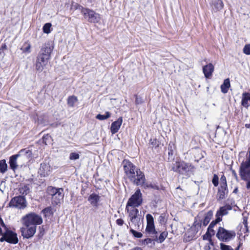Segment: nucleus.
I'll use <instances>...</instances> for the list:
<instances>
[{"mask_svg":"<svg viewBox=\"0 0 250 250\" xmlns=\"http://www.w3.org/2000/svg\"><path fill=\"white\" fill-rule=\"evenodd\" d=\"M36 231V226L28 225L21 229L22 236L24 238H29L32 237Z\"/></svg>","mask_w":250,"mask_h":250,"instance_id":"nucleus-12","label":"nucleus"},{"mask_svg":"<svg viewBox=\"0 0 250 250\" xmlns=\"http://www.w3.org/2000/svg\"><path fill=\"white\" fill-rule=\"evenodd\" d=\"M135 102L137 104H139L142 103V100L140 98H139L138 97H136Z\"/></svg>","mask_w":250,"mask_h":250,"instance_id":"nucleus-49","label":"nucleus"},{"mask_svg":"<svg viewBox=\"0 0 250 250\" xmlns=\"http://www.w3.org/2000/svg\"><path fill=\"white\" fill-rule=\"evenodd\" d=\"M115 100V99H111V101H112V100Z\"/></svg>","mask_w":250,"mask_h":250,"instance_id":"nucleus-56","label":"nucleus"},{"mask_svg":"<svg viewBox=\"0 0 250 250\" xmlns=\"http://www.w3.org/2000/svg\"><path fill=\"white\" fill-rule=\"evenodd\" d=\"M212 215V213L211 211L208 212L207 214L205 216V217L204 219V220L203 221V226H206L208 224L209 221L210 220Z\"/></svg>","mask_w":250,"mask_h":250,"instance_id":"nucleus-32","label":"nucleus"},{"mask_svg":"<svg viewBox=\"0 0 250 250\" xmlns=\"http://www.w3.org/2000/svg\"><path fill=\"white\" fill-rule=\"evenodd\" d=\"M134 180H130L134 184L137 186H143L146 181V178L144 173L140 169L136 170L133 175Z\"/></svg>","mask_w":250,"mask_h":250,"instance_id":"nucleus-11","label":"nucleus"},{"mask_svg":"<svg viewBox=\"0 0 250 250\" xmlns=\"http://www.w3.org/2000/svg\"><path fill=\"white\" fill-rule=\"evenodd\" d=\"M50 59L38 56L35 64V69L39 72H42L44 67L47 64Z\"/></svg>","mask_w":250,"mask_h":250,"instance_id":"nucleus-13","label":"nucleus"},{"mask_svg":"<svg viewBox=\"0 0 250 250\" xmlns=\"http://www.w3.org/2000/svg\"><path fill=\"white\" fill-rule=\"evenodd\" d=\"M230 86V84L229 79H225L223 83L221 85V91L223 93H227Z\"/></svg>","mask_w":250,"mask_h":250,"instance_id":"nucleus-25","label":"nucleus"},{"mask_svg":"<svg viewBox=\"0 0 250 250\" xmlns=\"http://www.w3.org/2000/svg\"><path fill=\"white\" fill-rule=\"evenodd\" d=\"M42 212L45 217H50L53 214L52 208L51 207L45 208Z\"/></svg>","mask_w":250,"mask_h":250,"instance_id":"nucleus-28","label":"nucleus"},{"mask_svg":"<svg viewBox=\"0 0 250 250\" xmlns=\"http://www.w3.org/2000/svg\"><path fill=\"white\" fill-rule=\"evenodd\" d=\"M237 188L235 189H234V192H236V191H237Z\"/></svg>","mask_w":250,"mask_h":250,"instance_id":"nucleus-54","label":"nucleus"},{"mask_svg":"<svg viewBox=\"0 0 250 250\" xmlns=\"http://www.w3.org/2000/svg\"><path fill=\"white\" fill-rule=\"evenodd\" d=\"M210 5L213 11L217 12L223 8L224 3L222 0H212Z\"/></svg>","mask_w":250,"mask_h":250,"instance_id":"nucleus-22","label":"nucleus"},{"mask_svg":"<svg viewBox=\"0 0 250 250\" xmlns=\"http://www.w3.org/2000/svg\"><path fill=\"white\" fill-rule=\"evenodd\" d=\"M124 220L122 219H118L116 220V223L119 226H122L124 224Z\"/></svg>","mask_w":250,"mask_h":250,"instance_id":"nucleus-45","label":"nucleus"},{"mask_svg":"<svg viewBox=\"0 0 250 250\" xmlns=\"http://www.w3.org/2000/svg\"><path fill=\"white\" fill-rule=\"evenodd\" d=\"M3 47V48H5V45H4V46Z\"/></svg>","mask_w":250,"mask_h":250,"instance_id":"nucleus-58","label":"nucleus"},{"mask_svg":"<svg viewBox=\"0 0 250 250\" xmlns=\"http://www.w3.org/2000/svg\"><path fill=\"white\" fill-rule=\"evenodd\" d=\"M69 158L70 160H76L80 158V154L76 152H72L69 154Z\"/></svg>","mask_w":250,"mask_h":250,"instance_id":"nucleus-35","label":"nucleus"},{"mask_svg":"<svg viewBox=\"0 0 250 250\" xmlns=\"http://www.w3.org/2000/svg\"><path fill=\"white\" fill-rule=\"evenodd\" d=\"M228 193L227 184L226 183L221 184L217 193V197L219 199H223L225 198Z\"/></svg>","mask_w":250,"mask_h":250,"instance_id":"nucleus-18","label":"nucleus"},{"mask_svg":"<svg viewBox=\"0 0 250 250\" xmlns=\"http://www.w3.org/2000/svg\"><path fill=\"white\" fill-rule=\"evenodd\" d=\"M221 181L222 182L221 184H227V182H226V177L224 175H223L221 177Z\"/></svg>","mask_w":250,"mask_h":250,"instance_id":"nucleus-47","label":"nucleus"},{"mask_svg":"<svg viewBox=\"0 0 250 250\" xmlns=\"http://www.w3.org/2000/svg\"><path fill=\"white\" fill-rule=\"evenodd\" d=\"M133 250H142L140 248H135V249H133Z\"/></svg>","mask_w":250,"mask_h":250,"instance_id":"nucleus-51","label":"nucleus"},{"mask_svg":"<svg viewBox=\"0 0 250 250\" xmlns=\"http://www.w3.org/2000/svg\"><path fill=\"white\" fill-rule=\"evenodd\" d=\"M243 53L246 55H250V44H248L245 45L243 50Z\"/></svg>","mask_w":250,"mask_h":250,"instance_id":"nucleus-39","label":"nucleus"},{"mask_svg":"<svg viewBox=\"0 0 250 250\" xmlns=\"http://www.w3.org/2000/svg\"><path fill=\"white\" fill-rule=\"evenodd\" d=\"M63 191V188H59V191L57 192V193L52 196V203L53 205H57L61 203L64 196Z\"/></svg>","mask_w":250,"mask_h":250,"instance_id":"nucleus-17","label":"nucleus"},{"mask_svg":"<svg viewBox=\"0 0 250 250\" xmlns=\"http://www.w3.org/2000/svg\"><path fill=\"white\" fill-rule=\"evenodd\" d=\"M58 191H59V188H57L52 186L48 187L47 189V192L52 197Z\"/></svg>","mask_w":250,"mask_h":250,"instance_id":"nucleus-31","label":"nucleus"},{"mask_svg":"<svg viewBox=\"0 0 250 250\" xmlns=\"http://www.w3.org/2000/svg\"><path fill=\"white\" fill-rule=\"evenodd\" d=\"M123 122L122 117H120L117 121L113 122L111 124L110 130L112 134H114L117 133L119 130Z\"/></svg>","mask_w":250,"mask_h":250,"instance_id":"nucleus-21","label":"nucleus"},{"mask_svg":"<svg viewBox=\"0 0 250 250\" xmlns=\"http://www.w3.org/2000/svg\"><path fill=\"white\" fill-rule=\"evenodd\" d=\"M111 116V114L109 112H106L105 115L98 114L96 116V118L100 120H104L109 118Z\"/></svg>","mask_w":250,"mask_h":250,"instance_id":"nucleus-33","label":"nucleus"},{"mask_svg":"<svg viewBox=\"0 0 250 250\" xmlns=\"http://www.w3.org/2000/svg\"><path fill=\"white\" fill-rule=\"evenodd\" d=\"M214 69L213 65L210 63L204 66L203 68V71L205 77L209 78L212 75Z\"/></svg>","mask_w":250,"mask_h":250,"instance_id":"nucleus-20","label":"nucleus"},{"mask_svg":"<svg viewBox=\"0 0 250 250\" xmlns=\"http://www.w3.org/2000/svg\"><path fill=\"white\" fill-rule=\"evenodd\" d=\"M220 249L221 250H233V249L229 245H227L224 243H220Z\"/></svg>","mask_w":250,"mask_h":250,"instance_id":"nucleus-40","label":"nucleus"},{"mask_svg":"<svg viewBox=\"0 0 250 250\" xmlns=\"http://www.w3.org/2000/svg\"><path fill=\"white\" fill-rule=\"evenodd\" d=\"M212 182L215 187H216L218 185V177L216 175L213 176Z\"/></svg>","mask_w":250,"mask_h":250,"instance_id":"nucleus-43","label":"nucleus"},{"mask_svg":"<svg viewBox=\"0 0 250 250\" xmlns=\"http://www.w3.org/2000/svg\"><path fill=\"white\" fill-rule=\"evenodd\" d=\"M193 166L189 163L184 161L176 162L172 167V169L181 174L189 176L192 172Z\"/></svg>","mask_w":250,"mask_h":250,"instance_id":"nucleus-1","label":"nucleus"},{"mask_svg":"<svg viewBox=\"0 0 250 250\" xmlns=\"http://www.w3.org/2000/svg\"><path fill=\"white\" fill-rule=\"evenodd\" d=\"M78 7L81 9V13L83 15L85 19L91 23H98L101 20V16L99 14L96 13L93 10L84 8L80 5Z\"/></svg>","mask_w":250,"mask_h":250,"instance_id":"nucleus-2","label":"nucleus"},{"mask_svg":"<svg viewBox=\"0 0 250 250\" xmlns=\"http://www.w3.org/2000/svg\"><path fill=\"white\" fill-rule=\"evenodd\" d=\"M9 206L19 209L24 208L26 206V200L22 196L15 197L11 199Z\"/></svg>","mask_w":250,"mask_h":250,"instance_id":"nucleus-9","label":"nucleus"},{"mask_svg":"<svg viewBox=\"0 0 250 250\" xmlns=\"http://www.w3.org/2000/svg\"><path fill=\"white\" fill-rule=\"evenodd\" d=\"M152 242V240L150 238H147L144 240V243L145 245H147Z\"/></svg>","mask_w":250,"mask_h":250,"instance_id":"nucleus-46","label":"nucleus"},{"mask_svg":"<svg viewBox=\"0 0 250 250\" xmlns=\"http://www.w3.org/2000/svg\"><path fill=\"white\" fill-rule=\"evenodd\" d=\"M240 245H239V246H238V247L235 249V250H239V248H240Z\"/></svg>","mask_w":250,"mask_h":250,"instance_id":"nucleus-52","label":"nucleus"},{"mask_svg":"<svg viewBox=\"0 0 250 250\" xmlns=\"http://www.w3.org/2000/svg\"><path fill=\"white\" fill-rule=\"evenodd\" d=\"M244 222H245V224H247V221L246 220H244Z\"/></svg>","mask_w":250,"mask_h":250,"instance_id":"nucleus-55","label":"nucleus"},{"mask_svg":"<svg viewBox=\"0 0 250 250\" xmlns=\"http://www.w3.org/2000/svg\"><path fill=\"white\" fill-rule=\"evenodd\" d=\"M22 222L24 226H28V225L36 226V225L42 224V219L40 215L31 212L22 217Z\"/></svg>","mask_w":250,"mask_h":250,"instance_id":"nucleus-3","label":"nucleus"},{"mask_svg":"<svg viewBox=\"0 0 250 250\" xmlns=\"http://www.w3.org/2000/svg\"><path fill=\"white\" fill-rule=\"evenodd\" d=\"M131 233L136 238H141L143 236L142 233L137 232L133 229L130 230Z\"/></svg>","mask_w":250,"mask_h":250,"instance_id":"nucleus-41","label":"nucleus"},{"mask_svg":"<svg viewBox=\"0 0 250 250\" xmlns=\"http://www.w3.org/2000/svg\"><path fill=\"white\" fill-rule=\"evenodd\" d=\"M143 203L142 194L139 189L136 190L135 192L129 198L126 206L138 207Z\"/></svg>","mask_w":250,"mask_h":250,"instance_id":"nucleus-5","label":"nucleus"},{"mask_svg":"<svg viewBox=\"0 0 250 250\" xmlns=\"http://www.w3.org/2000/svg\"><path fill=\"white\" fill-rule=\"evenodd\" d=\"M233 173H234V176H235V177H237L236 173L234 171H233Z\"/></svg>","mask_w":250,"mask_h":250,"instance_id":"nucleus-53","label":"nucleus"},{"mask_svg":"<svg viewBox=\"0 0 250 250\" xmlns=\"http://www.w3.org/2000/svg\"><path fill=\"white\" fill-rule=\"evenodd\" d=\"M53 49V46L49 43H45L44 45L41 48V51L39 54V56H41L42 57H46L50 58L51 53Z\"/></svg>","mask_w":250,"mask_h":250,"instance_id":"nucleus-15","label":"nucleus"},{"mask_svg":"<svg viewBox=\"0 0 250 250\" xmlns=\"http://www.w3.org/2000/svg\"><path fill=\"white\" fill-rule=\"evenodd\" d=\"M213 228H211L210 229H209V227L208 228L207 231H209V232H210L212 235H213L215 233L214 230L213 229Z\"/></svg>","mask_w":250,"mask_h":250,"instance_id":"nucleus-48","label":"nucleus"},{"mask_svg":"<svg viewBox=\"0 0 250 250\" xmlns=\"http://www.w3.org/2000/svg\"><path fill=\"white\" fill-rule=\"evenodd\" d=\"M147 221V226L146 229V232L149 235H154L157 237V231L155 230L154 220L153 216L149 214H148L146 216Z\"/></svg>","mask_w":250,"mask_h":250,"instance_id":"nucleus-10","label":"nucleus"},{"mask_svg":"<svg viewBox=\"0 0 250 250\" xmlns=\"http://www.w3.org/2000/svg\"><path fill=\"white\" fill-rule=\"evenodd\" d=\"M78 101L77 98L75 96H70L67 99V104L70 107H73L75 104Z\"/></svg>","mask_w":250,"mask_h":250,"instance_id":"nucleus-27","label":"nucleus"},{"mask_svg":"<svg viewBox=\"0 0 250 250\" xmlns=\"http://www.w3.org/2000/svg\"><path fill=\"white\" fill-rule=\"evenodd\" d=\"M167 236V232L164 231L162 232L158 238L159 242L162 243L165 240Z\"/></svg>","mask_w":250,"mask_h":250,"instance_id":"nucleus-37","label":"nucleus"},{"mask_svg":"<svg viewBox=\"0 0 250 250\" xmlns=\"http://www.w3.org/2000/svg\"><path fill=\"white\" fill-rule=\"evenodd\" d=\"M248 101H250V93L248 92H244L242 94V105L248 108L249 106Z\"/></svg>","mask_w":250,"mask_h":250,"instance_id":"nucleus-23","label":"nucleus"},{"mask_svg":"<svg viewBox=\"0 0 250 250\" xmlns=\"http://www.w3.org/2000/svg\"><path fill=\"white\" fill-rule=\"evenodd\" d=\"M239 175L241 178L244 181L250 180V161L243 162L240 166Z\"/></svg>","mask_w":250,"mask_h":250,"instance_id":"nucleus-6","label":"nucleus"},{"mask_svg":"<svg viewBox=\"0 0 250 250\" xmlns=\"http://www.w3.org/2000/svg\"><path fill=\"white\" fill-rule=\"evenodd\" d=\"M236 234L233 230H229L220 227L216 233V237L221 241L228 242L235 237Z\"/></svg>","mask_w":250,"mask_h":250,"instance_id":"nucleus-4","label":"nucleus"},{"mask_svg":"<svg viewBox=\"0 0 250 250\" xmlns=\"http://www.w3.org/2000/svg\"><path fill=\"white\" fill-rule=\"evenodd\" d=\"M212 234L209 231H207L206 233L203 235V239L204 240H208L211 246H213V242L211 239Z\"/></svg>","mask_w":250,"mask_h":250,"instance_id":"nucleus-29","label":"nucleus"},{"mask_svg":"<svg viewBox=\"0 0 250 250\" xmlns=\"http://www.w3.org/2000/svg\"><path fill=\"white\" fill-rule=\"evenodd\" d=\"M50 138V136L47 134L46 135H44L43 136V137H42V140H43V142L45 144V145H47V141L46 140L48 139H49Z\"/></svg>","mask_w":250,"mask_h":250,"instance_id":"nucleus-44","label":"nucleus"},{"mask_svg":"<svg viewBox=\"0 0 250 250\" xmlns=\"http://www.w3.org/2000/svg\"><path fill=\"white\" fill-rule=\"evenodd\" d=\"M100 197L94 193L91 194L88 197V200L93 206H97V203L99 201Z\"/></svg>","mask_w":250,"mask_h":250,"instance_id":"nucleus-24","label":"nucleus"},{"mask_svg":"<svg viewBox=\"0 0 250 250\" xmlns=\"http://www.w3.org/2000/svg\"><path fill=\"white\" fill-rule=\"evenodd\" d=\"M232 209V207L230 205H226L225 206L220 208L216 213V217L222 218V216L227 215L228 211Z\"/></svg>","mask_w":250,"mask_h":250,"instance_id":"nucleus-19","label":"nucleus"},{"mask_svg":"<svg viewBox=\"0 0 250 250\" xmlns=\"http://www.w3.org/2000/svg\"><path fill=\"white\" fill-rule=\"evenodd\" d=\"M222 221V218H220L219 217H216V219L212 221L210 225H209V229H210L211 228H213L216 224Z\"/></svg>","mask_w":250,"mask_h":250,"instance_id":"nucleus-38","label":"nucleus"},{"mask_svg":"<svg viewBox=\"0 0 250 250\" xmlns=\"http://www.w3.org/2000/svg\"><path fill=\"white\" fill-rule=\"evenodd\" d=\"M7 169V165L5 160L0 161V172L2 173H5Z\"/></svg>","mask_w":250,"mask_h":250,"instance_id":"nucleus-30","label":"nucleus"},{"mask_svg":"<svg viewBox=\"0 0 250 250\" xmlns=\"http://www.w3.org/2000/svg\"><path fill=\"white\" fill-rule=\"evenodd\" d=\"M3 47V48H5V45H4V46Z\"/></svg>","mask_w":250,"mask_h":250,"instance_id":"nucleus-57","label":"nucleus"},{"mask_svg":"<svg viewBox=\"0 0 250 250\" xmlns=\"http://www.w3.org/2000/svg\"><path fill=\"white\" fill-rule=\"evenodd\" d=\"M19 191L22 195H26L29 192L30 189L28 186L22 185H21V187L19 188Z\"/></svg>","mask_w":250,"mask_h":250,"instance_id":"nucleus-26","label":"nucleus"},{"mask_svg":"<svg viewBox=\"0 0 250 250\" xmlns=\"http://www.w3.org/2000/svg\"><path fill=\"white\" fill-rule=\"evenodd\" d=\"M123 165L125 172L127 178L130 180H134L133 175L138 168L132 163L126 160L123 161Z\"/></svg>","mask_w":250,"mask_h":250,"instance_id":"nucleus-7","label":"nucleus"},{"mask_svg":"<svg viewBox=\"0 0 250 250\" xmlns=\"http://www.w3.org/2000/svg\"><path fill=\"white\" fill-rule=\"evenodd\" d=\"M51 27V24L50 23H46L43 26V32L46 34H48L50 32V28Z\"/></svg>","mask_w":250,"mask_h":250,"instance_id":"nucleus-36","label":"nucleus"},{"mask_svg":"<svg viewBox=\"0 0 250 250\" xmlns=\"http://www.w3.org/2000/svg\"><path fill=\"white\" fill-rule=\"evenodd\" d=\"M23 154H26L27 156H30L32 155V152L29 150L21 149L18 154L11 156L9 159V165L11 169L15 170L17 168V159L18 157Z\"/></svg>","mask_w":250,"mask_h":250,"instance_id":"nucleus-8","label":"nucleus"},{"mask_svg":"<svg viewBox=\"0 0 250 250\" xmlns=\"http://www.w3.org/2000/svg\"><path fill=\"white\" fill-rule=\"evenodd\" d=\"M204 250H217L215 247L210 245L209 242L204 247Z\"/></svg>","mask_w":250,"mask_h":250,"instance_id":"nucleus-42","label":"nucleus"},{"mask_svg":"<svg viewBox=\"0 0 250 250\" xmlns=\"http://www.w3.org/2000/svg\"><path fill=\"white\" fill-rule=\"evenodd\" d=\"M246 187L247 189H250V180H248L246 184Z\"/></svg>","mask_w":250,"mask_h":250,"instance_id":"nucleus-50","label":"nucleus"},{"mask_svg":"<svg viewBox=\"0 0 250 250\" xmlns=\"http://www.w3.org/2000/svg\"><path fill=\"white\" fill-rule=\"evenodd\" d=\"M136 208L132 207L127 208V206H126L125 208L126 210L128 213L131 222L134 224L137 223L139 216V210Z\"/></svg>","mask_w":250,"mask_h":250,"instance_id":"nucleus-14","label":"nucleus"},{"mask_svg":"<svg viewBox=\"0 0 250 250\" xmlns=\"http://www.w3.org/2000/svg\"><path fill=\"white\" fill-rule=\"evenodd\" d=\"M52 168L49 164L46 161L41 164L39 173L42 176L45 177L48 175L51 172Z\"/></svg>","mask_w":250,"mask_h":250,"instance_id":"nucleus-16","label":"nucleus"},{"mask_svg":"<svg viewBox=\"0 0 250 250\" xmlns=\"http://www.w3.org/2000/svg\"><path fill=\"white\" fill-rule=\"evenodd\" d=\"M31 45L28 42H25L22 47L21 48V50L23 52H30Z\"/></svg>","mask_w":250,"mask_h":250,"instance_id":"nucleus-34","label":"nucleus"}]
</instances>
